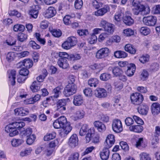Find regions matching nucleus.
<instances>
[{"mask_svg": "<svg viewBox=\"0 0 160 160\" xmlns=\"http://www.w3.org/2000/svg\"><path fill=\"white\" fill-rule=\"evenodd\" d=\"M111 78V74L107 73L102 74L100 77V79L103 81H107L110 79Z\"/></svg>", "mask_w": 160, "mask_h": 160, "instance_id": "48", "label": "nucleus"}, {"mask_svg": "<svg viewBox=\"0 0 160 160\" xmlns=\"http://www.w3.org/2000/svg\"><path fill=\"white\" fill-rule=\"evenodd\" d=\"M15 57L14 53L13 52H10L7 54L6 58L8 62H10L13 60Z\"/></svg>", "mask_w": 160, "mask_h": 160, "instance_id": "56", "label": "nucleus"}, {"mask_svg": "<svg viewBox=\"0 0 160 160\" xmlns=\"http://www.w3.org/2000/svg\"><path fill=\"white\" fill-rule=\"evenodd\" d=\"M112 125V128L114 132L120 133L122 131V125L120 120L118 119L113 120Z\"/></svg>", "mask_w": 160, "mask_h": 160, "instance_id": "6", "label": "nucleus"}, {"mask_svg": "<svg viewBox=\"0 0 160 160\" xmlns=\"http://www.w3.org/2000/svg\"><path fill=\"white\" fill-rule=\"evenodd\" d=\"M30 46L33 49H38L40 48V46L37 44L36 42L33 41H31L29 42Z\"/></svg>", "mask_w": 160, "mask_h": 160, "instance_id": "61", "label": "nucleus"}, {"mask_svg": "<svg viewBox=\"0 0 160 160\" xmlns=\"http://www.w3.org/2000/svg\"><path fill=\"white\" fill-rule=\"evenodd\" d=\"M28 38V35L23 33H20L17 35V39L18 41L21 42L25 41Z\"/></svg>", "mask_w": 160, "mask_h": 160, "instance_id": "39", "label": "nucleus"}, {"mask_svg": "<svg viewBox=\"0 0 160 160\" xmlns=\"http://www.w3.org/2000/svg\"><path fill=\"white\" fill-rule=\"evenodd\" d=\"M56 13L55 8L53 7H50L45 12V17L48 18H51L55 15Z\"/></svg>", "mask_w": 160, "mask_h": 160, "instance_id": "21", "label": "nucleus"}, {"mask_svg": "<svg viewBox=\"0 0 160 160\" xmlns=\"http://www.w3.org/2000/svg\"><path fill=\"white\" fill-rule=\"evenodd\" d=\"M67 104V100L65 99H62L58 100L57 103V107H65Z\"/></svg>", "mask_w": 160, "mask_h": 160, "instance_id": "58", "label": "nucleus"}, {"mask_svg": "<svg viewBox=\"0 0 160 160\" xmlns=\"http://www.w3.org/2000/svg\"><path fill=\"white\" fill-rule=\"evenodd\" d=\"M89 132L92 131L94 132V129L93 128H90L89 129L88 126L87 124H83L80 130L79 134L81 136H83L86 135L88 132Z\"/></svg>", "mask_w": 160, "mask_h": 160, "instance_id": "18", "label": "nucleus"}, {"mask_svg": "<svg viewBox=\"0 0 160 160\" xmlns=\"http://www.w3.org/2000/svg\"><path fill=\"white\" fill-rule=\"evenodd\" d=\"M126 73L127 75L129 77L132 76L135 72L136 70V66L133 63H129L127 68Z\"/></svg>", "mask_w": 160, "mask_h": 160, "instance_id": "19", "label": "nucleus"}, {"mask_svg": "<svg viewBox=\"0 0 160 160\" xmlns=\"http://www.w3.org/2000/svg\"><path fill=\"white\" fill-rule=\"evenodd\" d=\"M10 16H16L18 18L20 17L21 16V13L15 10H10L8 12Z\"/></svg>", "mask_w": 160, "mask_h": 160, "instance_id": "54", "label": "nucleus"}, {"mask_svg": "<svg viewBox=\"0 0 160 160\" xmlns=\"http://www.w3.org/2000/svg\"><path fill=\"white\" fill-rule=\"evenodd\" d=\"M85 113L82 110H78L76 111V117L78 119H81L84 116Z\"/></svg>", "mask_w": 160, "mask_h": 160, "instance_id": "45", "label": "nucleus"}, {"mask_svg": "<svg viewBox=\"0 0 160 160\" xmlns=\"http://www.w3.org/2000/svg\"><path fill=\"white\" fill-rule=\"evenodd\" d=\"M32 151V149L31 148H26L24 150L22 151L20 153V156L23 157L29 155Z\"/></svg>", "mask_w": 160, "mask_h": 160, "instance_id": "42", "label": "nucleus"}, {"mask_svg": "<svg viewBox=\"0 0 160 160\" xmlns=\"http://www.w3.org/2000/svg\"><path fill=\"white\" fill-rule=\"evenodd\" d=\"M32 132V129L30 128L26 129L25 130L22 129L20 131V134L22 136H26L27 137L31 135Z\"/></svg>", "mask_w": 160, "mask_h": 160, "instance_id": "35", "label": "nucleus"}, {"mask_svg": "<svg viewBox=\"0 0 160 160\" xmlns=\"http://www.w3.org/2000/svg\"><path fill=\"white\" fill-rule=\"evenodd\" d=\"M100 27L103 28L108 35L112 34L114 30V25L105 20H102L99 24Z\"/></svg>", "mask_w": 160, "mask_h": 160, "instance_id": "2", "label": "nucleus"}, {"mask_svg": "<svg viewBox=\"0 0 160 160\" xmlns=\"http://www.w3.org/2000/svg\"><path fill=\"white\" fill-rule=\"evenodd\" d=\"M114 56L117 58H124L127 56L128 54L125 52L120 50L115 52Z\"/></svg>", "mask_w": 160, "mask_h": 160, "instance_id": "32", "label": "nucleus"}, {"mask_svg": "<svg viewBox=\"0 0 160 160\" xmlns=\"http://www.w3.org/2000/svg\"><path fill=\"white\" fill-rule=\"evenodd\" d=\"M11 124H12V126L16 129V128L20 129V131L24 129V128H22L25 125L24 122L19 121L12 122Z\"/></svg>", "mask_w": 160, "mask_h": 160, "instance_id": "31", "label": "nucleus"}, {"mask_svg": "<svg viewBox=\"0 0 160 160\" xmlns=\"http://www.w3.org/2000/svg\"><path fill=\"white\" fill-rule=\"evenodd\" d=\"M77 33L80 36H87L89 34L88 31L87 29L78 30Z\"/></svg>", "mask_w": 160, "mask_h": 160, "instance_id": "60", "label": "nucleus"}, {"mask_svg": "<svg viewBox=\"0 0 160 160\" xmlns=\"http://www.w3.org/2000/svg\"><path fill=\"white\" fill-rule=\"evenodd\" d=\"M124 9L123 8L120 10L118 12L116 13L114 16L115 22L116 24H118L122 19L124 17Z\"/></svg>", "mask_w": 160, "mask_h": 160, "instance_id": "12", "label": "nucleus"}, {"mask_svg": "<svg viewBox=\"0 0 160 160\" xmlns=\"http://www.w3.org/2000/svg\"><path fill=\"white\" fill-rule=\"evenodd\" d=\"M112 72L114 75L116 76H119L123 73L122 69L117 67L114 68L113 69Z\"/></svg>", "mask_w": 160, "mask_h": 160, "instance_id": "41", "label": "nucleus"}, {"mask_svg": "<svg viewBox=\"0 0 160 160\" xmlns=\"http://www.w3.org/2000/svg\"><path fill=\"white\" fill-rule=\"evenodd\" d=\"M100 137L98 134H94L92 136V142L94 143H98L99 142Z\"/></svg>", "mask_w": 160, "mask_h": 160, "instance_id": "62", "label": "nucleus"}, {"mask_svg": "<svg viewBox=\"0 0 160 160\" xmlns=\"http://www.w3.org/2000/svg\"><path fill=\"white\" fill-rule=\"evenodd\" d=\"M140 32L142 34L144 35H147L150 32V30L146 27H143L141 28Z\"/></svg>", "mask_w": 160, "mask_h": 160, "instance_id": "46", "label": "nucleus"}, {"mask_svg": "<svg viewBox=\"0 0 160 160\" xmlns=\"http://www.w3.org/2000/svg\"><path fill=\"white\" fill-rule=\"evenodd\" d=\"M53 97L55 98H58L61 94L60 89L59 87H57L54 89L52 91Z\"/></svg>", "mask_w": 160, "mask_h": 160, "instance_id": "53", "label": "nucleus"}, {"mask_svg": "<svg viewBox=\"0 0 160 160\" xmlns=\"http://www.w3.org/2000/svg\"><path fill=\"white\" fill-rule=\"evenodd\" d=\"M95 96L99 98H105L107 96L106 91L103 88H98L94 91Z\"/></svg>", "mask_w": 160, "mask_h": 160, "instance_id": "13", "label": "nucleus"}, {"mask_svg": "<svg viewBox=\"0 0 160 160\" xmlns=\"http://www.w3.org/2000/svg\"><path fill=\"white\" fill-rule=\"evenodd\" d=\"M62 47L64 49L68 50L72 47L67 40L62 44Z\"/></svg>", "mask_w": 160, "mask_h": 160, "instance_id": "63", "label": "nucleus"}, {"mask_svg": "<svg viewBox=\"0 0 160 160\" xmlns=\"http://www.w3.org/2000/svg\"><path fill=\"white\" fill-rule=\"evenodd\" d=\"M88 85L90 87H96L98 84L99 81L96 78H92L88 80Z\"/></svg>", "mask_w": 160, "mask_h": 160, "instance_id": "38", "label": "nucleus"}, {"mask_svg": "<svg viewBox=\"0 0 160 160\" xmlns=\"http://www.w3.org/2000/svg\"><path fill=\"white\" fill-rule=\"evenodd\" d=\"M83 101L82 96L80 95H76L74 96L73 103L76 106H80L83 103Z\"/></svg>", "mask_w": 160, "mask_h": 160, "instance_id": "17", "label": "nucleus"}, {"mask_svg": "<svg viewBox=\"0 0 160 160\" xmlns=\"http://www.w3.org/2000/svg\"><path fill=\"white\" fill-rule=\"evenodd\" d=\"M41 96L39 94H37L35 95L32 98H31L29 99V100L30 101L29 102V104H33L35 102L39 100Z\"/></svg>", "mask_w": 160, "mask_h": 160, "instance_id": "55", "label": "nucleus"}, {"mask_svg": "<svg viewBox=\"0 0 160 160\" xmlns=\"http://www.w3.org/2000/svg\"><path fill=\"white\" fill-rule=\"evenodd\" d=\"M148 106L146 104H143L140 105L138 110L139 113L143 115H146L148 113Z\"/></svg>", "mask_w": 160, "mask_h": 160, "instance_id": "26", "label": "nucleus"}, {"mask_svg": "<svg viewBox=\"0 0 160 160\" xmlns=\"http://www.w3.org/2000/svg\"><path fill=\"white\" fill-rule=\"evenodd\" d=\"M130 14L129 11L125 12V15L123 17V22L127 26H131L134 23V20L131 17L129 16Z\"/></svg>", "mask_w": 160, "mask_h": 160, "instance_id": "10", "label": "nucleus"}, {"mask_svg": "<svg viewBox=\"0 0 160 160\" xmlns=\"http://www.w3.org/2000/svg\"><path fill=\"white\" fill-rule=\"evenodd\" d=\"M129 128L130 131L137 133H140L143 130V127L140 125L131 126Z\"/></svg>", "mask_w": 160, "mask_h": 160, "instance_id": "28", "label": "nucleus"}, {"mask_svg": "<svg viewBox=\"0 0 160 160\" xmlns=\"http://www.w3.org/2000/svg\"><path fill=\"white\" fill-rule=\"evenodd\" d=\"M27 143L28 145H31L35 141L36 137L34 134H32L31 135L27 137Z\"/></svg>", "mask_w": 160, "mask_h": 160, "instance_id": "47", "label": "nucleus"}, {"mask_svg": "<svg viewBox=\"0 0 160 160\" xmlns=\"http://www.w3.org/2000/svg\"><path fill=\"white\" fill-rule=\"evenodd\" d=\"M61 123V129L59 131V134L62 137H64L71 132L72 127L70 122H68L66 117L64 116L58 118Z\"/></svg>", "mask_w": 160, "mask_h": 160, "instance_id": "1", "label": "nucleus"}, {"mask_svg": "<svg viewBox=\"0 0 160 160\" xmlns=\"http://www.w3.org/2000/svg\"><path fill=\"white\" fill-rule=\"evenodd\" d=\"M56 136V133L54 132L47 133L44 137L43 139L45 141H48L54 138Z\"/></svg>", "mask_w": 160, "mask_h": 160, "instance_id": "36", "label": "nucleus"}, {"mask_svg": "<svg viewBox=\"0 0 160 160\" xmlns=\"http://www.w3.org/2000/svg\"><path fill=\"white\" fill-rule=\"evenodd\" d=\"M25 29V27L24 25L17 24L15 25L13 27V30L16 32L19 31L23 32Z\"/></svg>", "mask_w": 160, "mask_h": 160, "instance_id": "44", "label": "nucleus"}, {"mask_svg": "<svg viewBox=\"0 0 160 160\" xmlns=\"http://www.w3.org/2000/svg\"><path fill=\"white\" fill-rule=\"evenodd\" d=\"M80 54L78 53L69 55L68 60L72 62H74L77 60H80L81 58Z\"/></svg>", "mask_w": 160, "mask_h": 160, "instance_id": "30", "label": "nucleus"}, {"mask_svg": "<svg viewBox=\"0 0 160 160\" xmlns=\"http://www.w3.org/2000/svg\"><path fill=\"white\" fill-rule=\"evenodd\" d=\"M79 154L77 152L72 153L69 156L68 160H78Z\"/></svg>", "mask_w": 160, "mask_h": 160, "instance_id": "50", "label": "nucleus"}, {"mask_svg": "<svg viewBox=\"0 0 160 160\" xmlns=\"http://www.w3.org/2000/svg\"><path fill=\"white\" fill-rule=\"evenodd\" d=\"M132 103L133 104L139 105L142 103L143 100V95L138 92H135L132 94L130 96Z\"/></svg>", "mask_w": 160, "mask_h": 160, "instance_id": "5", "label": "nucleus"}, {"mask_svg": "<svg viewBox=\"0 0 160 160\" xmlns=\"http://www.w3.org/2000/svg\"><path fill=\"white\" fill-rule=\"evenodd\" d=\"M115 89L117 90H119L123 87V85L121 82H116L114 83Z\"/></svg>", "mask_w": 160, "mask_h": 160, "instance_id": "64", "label": "nucleus"}, {"mask_svg": "<svg viewBox=\"0 0 160 160\" xmlns=\"http://www.w3.org/2000/svg\"><path fill=\"white\" fill-rule=\"evenodd\" d=\"M110 51L108 48H102L96 52V57L98 59H102L108 55Z\"/></svg>", "mask_w": 160, "mask_h": 160, "instance_id": "7", "label": "nucleus"}, {"mask_svg": "<svg viewBox=\"0 0 160 160\" xmlns=\"http://www.w3.org/2000/svg\"><path fill=\"white\" fill-rule=\"evenodd\" d=\"M50 31L52 35L56 37H59L62 35V32L59 29H53L50 30Z\"/></svg>", "mask_w": 160, "mask_h": 160, "instance_id": "51", "label": "nucleus"}, {"mask_svg": "<svg viewBox=\"0 0 160 160\" xmlns=\"http://www.w3.org/2000/svg\"><path fill=\"white\" fill-rule=\"evenodd\" d=\"M152 112L154 115L158 114L160 112V106L157 103H154L151 106Z\"/></svg>", "mask_w": 160, "mask_h": 160, "instance_id": "25", "label": "nucleus"}, {"mask_svg": "<svg viewBox=\"0 0 160 160\" xmlns=\"http://www.w3.org/2000/svg\"><path fill=\"white\" fill-rule=\"evenodd\" d=\"M77 86L75 84H68L64 88L63 93L66 97H69L76 92Z\"/></svg>", "mask_w": 160, "mask_h": 160, "instance_id": "4", "label": "nucleus"}, {"mask_svg": "<svg viewBox=\"0 0 160 160\" xmlns=\"http://www.w3.org/2000/svg\"><path fill=\"white\" fill-rule=\"evenodd\" d=\"M83 2L82 0H76L74 2V7L76 9H79L82 6Z\"/></svg>", "mask_w": 160, "mask_h": 160, "instance_id": "52", "label": "nucleus"}, {"mask_svg": "<svg viewBox=\"0 0 160 160\" xmlns=\"http://www.w3.org/2000/svg\"><path fill=\"white\" fill-rule=\"evenodd\" d=\"M78 139L76 134H73L70 138L68 141L69 145L72 148H74L78 144Z\"/></svg>", "mask_w": 160, "mask_h": 160, "instance_id": "14", "label": "nucleus"}, {"mask_svg": "<svg viewBox=\"0 0 160 160\" xmlns=\"http://www.w3.org/2000/svg\"><path fill=\"white\" fill-rule=\"evenodd\" d=\"M67 40L72 47L75 45L77 42V38L73 36L68 38Z\"/></svg>", "mask_w": 160, "mask_h": 160, "instance_id": "49", "label": "nucleus"}, {"mask_svg": "<svg viewBox=\"0 0 160 160\" xmlns=\"http://www.w3.org/2000/svg\"><path fill=\"white\" fill-rule=\"evenodd\" d=\"M149 56L148 54L143 55L139 59V61L142 63H144L149 60Z\"/></svg>", "mask_w": 160, "mask_h": 160, "instance_id": "57", "label": "nucleus"}, {"mask_svg": "<svg viewBox=\"0 0 160 160\" xmlns=\"http://www.w3.org/2000/svg\"><path fill=\"white\" fill-rule=\"evenodd\" d=\"M106 65V64L103 62L94 63L90 65L89 67L93 70H95L97 72H99L105 67Z\"/></svg>", "mask_w": 160, "mask_h": 160, "instance_id": "15", "label": "nucleus"}, {"mask_svg": "<svg viewBox=\"0 0 160 160\" xmlns=\"http://www.w3.org/2000/svg\"><path fill=\"white\" fill-rule=\"evenodd\" d=\"M40 87L41 85L40 83L37 81H34L32 82L30 87V88L33 92H35L40 90Z\"/></svg>", "mask_w": 160, "mask_h": 160, "instance_id": "33", "label": "nucleus"}, {"mask_svg": "<svg viewBox=\"0 0 160 160\" xmlns=\"http://www.w3.org/2000/svg\"><path fill=\"white\" fill-rule=\"evenodd\" d=\"M35 8H33L29 12V14L31 16L34 18H36L38 14V10L40 9L39 6L36 5Z\"/></svg>", "mask_w": 160, "mask_h": 160, "instance_id": "24", "label": "nucleus"}, {"mask_svg": "<svg viewBox=\"0 0 160 160\" xmlns=\"http://www.w3.org/2000/svg\"><path fill=\"white\" fill-rule=\"evenodd\" d=\"M66 58H59L58 64L59 67L63 69H66L69 67V64Z\"/></svg>", "mask_w": 160, "mask_h": 160, "instance_id": "20", "label": "nucleus"}, {"mask_svg": "<svg viewBox=\"0 0 160 160\" xmlns=\"http://www.w3.org/2000/svg\"><path fill=\"white\" fill-rule=\"evenodd\" d=\"M16 75V71L14 70H12L9 75V78L11 81V84L12 86L15 84Z\"/></svg>", "mask_w": 160, "mask_h": 160, "instance_id": "29", "label": "nucleus"}, {"mask_svg": "<svg viewBox=\"0 0 160 160\" xmlns=\"http://www.w3.org/2000/svg\"><path fill=\"white\" fill-rule=\"evenodd\" d=\"M115 142L114 136L112 134L108 135L106 139L105 144L106 143L108 145L107 147L110 148L113 145Z\"/></svg>", "mask_w": 160, "mask_h": 160, "instance_id": "22", "label": "nucleus"}, {"mask_svg": "<svg viewBox=\"0 0 160 160\" xmlns=\"http://www.w3.org/2000/svg\"><path fill=\"white\" fill-rule=\"evenodd\" d=\"M19 64H22L26 68H31L33 65V62L32 60L30 59H25L22 62H20Z\"/></svg>", "mask_w": 160, "mask_h": 160, "instance_id": "27", "label": "nucleus"}, {"mask_svg": "<svg viewBox=\"0 0 160 160\" xmlns=\"http://www.w3.org/2000/svg\"><path fill=\"white\" fill-rule=\"evenodd\" d=\"M94 125L99 132H103L106 129L105 125L99 121H95L94 123Z\"/></svg>", "mask_w": 160, "mask_h": 160, "instance_id": "23", "label": "nucleus"}, {"mask_svg": "<svg viewBox=\"0 0 160 160\" xmlns=\"http://www.w3.org/2000/svg\"><path fill=\"white\" fill-rule=\"evenodd\" d=\"M5 131L9 133V136L11 137H14L18 133V131L15 129L11 124L7 125L5 127Z\"/></svg>", "mask_w": 160, "mask_h": 160, "instance_id": "9", "label": "nucleus"}, {"mask_svg": "<svg viewBox=\"0 0 160 160\" xmlns=\"http://www.w3.org/2000/svg\"><path fill=\"white\" fill-rule=\"evenodd\" d=\"M23 142L22 139L13 138L11 141V144L13 147H17L21 145Z\"/></svg>", "mask_w": 160, "mask_h": 160, "instance_id": "37", "label": "nucleus"}, {"mask_svg": "<svg viewBox=\"0 0 160 160\" xmlns=\"http://www.w3.org/2000/svg\"><path fill=\"white\" fill-rule=\"evenodd\" d=\"M108 148L107 147L104 148L100 152V157L102 160H107L109 158L110 151Z\"/></svg>", "mask_w": 160, "mask_h": 160, "instance_id": "16", "label": "nucleus"}, {"mask_svg": "<svg viewBox=\"0 0 160 160\" xmlns=\"http://www.w3.org/2000/svg\"><path fill=\"white\" fill-rule=\"evenodd\" d=\"M144 23L147 26H154L157 22V18L155 17L150 16L144 17L143 19Z\"/></svg>", "mask_w": 160, "mask_h": 160, "instance_id": "8", "label": "nucleus"}, {"mask_svg": "<svg viewBox=\"0 0 160 160\" xmlns=\"http://www.w3.org/2000/svg\"><path fill=\"white\" fill-rule=\"evenodd\" d=\"M134 31L131 28H128L123 30V33L124 36L130 37L134 34Z\"/></svg>", "mask_w": 160, "mask_h": 160, "instance_id": "43", "label": "nucleus"}, {"mask_svg": "<svg viewBox=\"0 0 160 160\" xmlns=\"http://www.w3.org/2000/svg\"><path fill=\"white\" fill-rule=\"evenodd\" d=\"M125 50L132 54H135L136 52L135 48L131 44H127L125 46Z\"/></svg>", "mask_w": 160, "mask_h": 160, "instance_id": "34", "label": "nucleus"}, {"mask_svg": "<svg viewBox=\"0 0 160 160\" xmlns=\"http://www.w3.org/2000/svg\"><path fill=\"white\" fill-rule=\"evenodd\" d=\"M150 9L148 7H145L144 5L133 7L132 8L133 13L135 15L140 14L145 15L148 14L150 12Z\"/></svg>", "mask_w": 160, "mask_h": 160, "instance_id": "3", "label": "nucleus"}, {"mask_svg": "<svg viewBox=\"0 0 160 160\" xmlns=\"http://www.w3.org/2000/svg\"><path fill=\"white\" fill-rule=\"evenodd\" d=\"M110 11V8L108 5H105L101 8L94 12V15L98 17L102 16Z\"/></svg>", "mask_w": 160, "mask_h": 160, "instance_id": "11", "label": "nucleus"}, {"mask_svg": "<svg viewBox=\"0 0 160 160\" xmlns=\"http://www.w3.org/2000/svg\"><path fill=\"white\" fill-rule=\"evenodd\" d=\"M140 160H151L149 155L147 153L142 152L139 154Z\"/></svg>", "mask_w": 160, "mask_h": 160, "instance_id": "40", "label": "nucleus"}, {"mask_svg": "<svg viewBox=\"0 0 160 160\" xmlns=\"http://www.w3.org/2000/svg\"><path fill=\"white\" fill-rule=\"evenodd\" d=\"M35 37L36 38L37 40L41 44L43 45L45 44V40L41 38V35L39 33H36L35 35Z\"/></svg>", "mask_w": 160, "mask_h": 160, "instance_id": "59", "label": "nucleus"}]
</instances>
